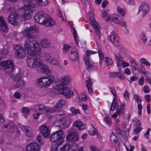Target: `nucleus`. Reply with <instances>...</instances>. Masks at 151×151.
Masks as SVG:
<instances>
[{"instance_id": "nucleus-1", "label": "nucleus", "mask_w": 151, "mask_h": 151, "mask_svg": "<svg viewBox=\"0 0 151 151\" xmlns=\"http://www.w3.org/2000/svg\"><path fill=\"white\" fill-rule=\"evenodd\" d=\"M23 2L25 7L23 10V14L21 18L22 21H25L31 18L34 9L37 6V4L42 6L47 5L48 3V0H23Z\"/></svg>"}, {"instance_id": "nucleus-2", "label": "nucleus", "mask_w": 151, "mask_h": 151, "mask_svg": "<svg viewBox=\"0 0 151 151\" xmlns=\"http://www.w3.org/2000/svg\"><path fill=\"white\" fill-rule=\"evenodd\" d=\"M28 56L26 60L27 65L32 68L37 69L40 61V55L41 54L39 46L26 47Z\"/></svg>"}, {"instance_id": "nucleus-3", "label": "nucleus", "mask_w": 151, "mask_h": 151, "mask_svg": "<svg viewBox=\"0 0 151 151\" xmlns=\"http://www.w3.org/2000/svg\"><path fill=\"white\" fill-rule=\"evenodd\" d=\"M37 31L36 27L35 26H30L24 30V32L28 37L24 44V48L39 46V43L34 39L35 37L33 35L34 33L37 32Z\"/></svg>"}, {"instance_id": "nucleus-4", "label": "nucleus", "mask_w": 151, "mask_h": 151, "mask_svg": "<svg viewBox=\"0 0 151 151\" xmlns=\"http://www.w3.org/2000/svg\"><path fill=\"white\" fill-rule=\"evenodd\" d=\"M35 19L37 23L47 27L53 26L55 24L53 19L50 18L47 14L42 11L38 12L36 14L35 16Z\"/></svg>"}, {"instance_id": "nucleus-5", "label": "nucleus", "mask_w": 151, "mask_h": 151, "mask_svg": "<svg viewBox=\"0 0 151 151\" xmlns=\"http://www.w3.org/2000/svg\"><path fill=\"white\" fill-rule=\"evenodd\" d=\"M54 79V76L51 75H48L46 76L38 79L37 84L40 88L43 86H48L53 82Z\"/></svg>"}, {"instance_id": "nucleus-6", "label": "nucleus", "mask_w": 151, "mask_h": 151, "mask_svg": "<svg viewBox=\"0 0 151 151\" xmlns=\"http://www.w3.org/2000/svg\"><path fill=\"white\" fill-rule=\"evenodd\" d=\"M65 136L62 130H59L52 133L50 137L51 140L53 142L57 143L59 145H62L64 141Z\"/></svg>"}, {"instance_id": "nucleus-7", "label": "nucleus", "mask_w": 151, "mask_h": 151, "mask_svg": "<svg viewBox=\"0 0 151 151\" xmlns=\"http://www.w3.org/2000/svg\"><path fill=\"white\" fill-rule=\"evenodd\" d=\"M87 18L89 20L90 24L92 25L95 29L97 37L99 38H100L101 36L100 26L95 19L93 13L92 12L88 13Z\"/></svg>"}, {"instance_id": "nucleus-8", "label": "nucleus", "mask_w": 151, "mask_h": 151, "mask_svg": "<svg viewBox=\"0 0 151 151\" xmlns=\"http://www.w3.org/2000/svg\"><path fill=\"white\" fill-rule=\"evenodd\" d=\"M14 67L13 63L11 60H7L0 62V69L5 70L7 74L11 73L13 70Z\"/></svg>"}, {"instance_id": "nucleus-9", "label": "nucleus", "mask_w": 151, "mask_h": 151, "mask_svg": "<svg viewBox=\"0 0 151 151\" xmlns=\"http://www.w3.org/2000/svg\"><path fill=\"white\" fill-rule=\"evenodd\" d=\"M9 12L11 13L8 17V20L9 24L14 26H17L19 22H17V19L19 17V15L13 8H10L8 9Z\"/></svg>"}, {"instance_id": "nucleus-10", "label": "nucleus", "mask_w": 151, "mask_h": 151, "mask_svg": "<svg viewBox=\"0 0 151 151\" xmlns=\"http://www.w3.org/2000/svg\"><path fill=\"white\" fill-rule=\"evenodd\" d=\"M66 78L64 77L58 81V84L56 85L55 88V90H57L60 93L63 94L65 96H66Z\"/></svg>"}, {"instance_id": "nucleus-11", "label": "nucleus", "mask_w": 151, "mask_h": 151, "mask_svg": "<svg viewBox=\"0 0 151 151\" xmlns=\"http://www.w3.org/2000/svg\"><path fill=\"white\" fill-rule=\"evenodd\" d=\"M111 17L114 23L118 24L125 28L124 29V33L126 34L129 33V30L127 29V25L126 22L122 18H120L119 15H113Z\"/></svg>"}, {"instance_id": "nucleus-12", "label": "nucleus", "mask_w": 151, "mask_h": 151, "mask_svg": "<svg viewBox=\"0 0 151 151\" xmlns=\"http://www.w3.org/2000/svg\"><path fill=\"white\" fill-rule=\"evenodd\" d=\"M150 10V6L146 2H143L139 6L138 13H141V16L145 17L149 13Z\"/></svg>"}, {"instance_id": "nucleus-13", "label": "nucleus", "mask_w": 151, "mask_h": 151, "mask_svg": "<svg viewBox=\"0 0 151 151\" xmlns=\"http://www.w3.org/2000/svg\"><path fill=\"white\" fill-rule=\"evenodd\" d=\"M68 135L67 136V140L73 142L78 141V134L77 132L74 130L71 129L68 131Z\"/></svg>"}, {"instance_id": "nucleus-14", "label": "nucleus", "mask_w": 151, "mask_h": 151, "mask_svg": "<svg viewBox=\"0 0 151 151\" xmlns=\"http://www.w3.org/2000/svg\"><path fill=\"white\" fill-rule=\"evenodd\" d=\"M110 41L115 46L118 47L119 46V39L118 35L114 32L111 31L109 35Z\"/></svg>"}, {"instance_id": "nucleus-15", "label": "nucleus", "mask_w": 151, "mask_h": 151, "mask_svg": "<svg viewBox=\"0 0 151 151\" xmlns=\"http://www.w3.org/2000/svg\"><path fill=\"white\" fill-rule=\"evenodd\" d=\"M35 110L36 112H40L41 113H43L44 111L46 115L49 113L54 112L55 111L54 109H46L45 106L42 104L36 105L35 107Z\"/></svg>"}, {"instance_id": "nucleus-16", "label": "nucleus", "mask_w": 151, "mask_h": 151, "mask_svg": "<svg viewBox=\"0 0 151 151\" xmlns=\"http://www.w3.org/2000/svg\"><path fill=\"white\" fill-rule=\"evenodd\" d=\"M125 104L124 103H121L120 106L118 107L116 109V112L111 116V117L114 118H116L119 114V116L124 115L125 113Z\"/></svg>"}, {"instance_id": "nucleus-17", "label": "nucleus", "mask_w": 151, "mask_h": 151, "mask_svg": "<svg viewBox=\"0 0 151 151\" xmlns=\"http://www.w3.org/2000/svg\"><path fill=\"white\" fill-rule=\"evenodd\" d=\"M37 69L39 71H42L46 74L50 73L51 71L46 65L42 63L41 60Z\"/></svg>"}, {"instance_id": "nucleus-18", "label": "nucleus", "mask_w": 151, "mask_h": 151, "mask_svg": "<svg viewBox=\"0 0 151 151\" xmlns=\"http://www.w3.org/2000/svg\"><path fill=\"white\" fill-rule=\"evenodd\" d=\"M84 61L88 70H92L97 65V63H93L90 60L88 56H85Z\"/></svg>"}, {"instance_id": "nucleus-19", "label": "nucleus", "mask_w": 151, "mask_h": 151, "mask_svg": "<svg viewBox=\"0 0 151 151\" xmlns=\"http://www.w3.org/2000/svg\"><path fill=\"white\" fill-rule=\"evenodd\" d=\"M40 131L42 134L45 138H48L50 135V131L48 127L43 125L40 127Z\"/></svg>"}, {"instance_id": "nucleus-20", "label": "nucleus", "mask_w": 151, "mask_h": 151, "mask_svg": "<svg viewBox=\"0 0 151 151\" xmlns=\"http://www.w3.org/2000/svg\"><path fill=\"white\" fill-rule=\"evenodd\" d=\"M27 151H39L40 147L36 142H33L29 144L26 147Z\"/></svg>"}, {"instance_id": "nucleus-21", "label": "nucleus", "mask_w": 151, "mask_h": 151, "mask_svg": "<svg viewBox=\"0 0 151 151\" xmlns=\"http://www.w3.org/2000/svg\"><path fill=\"white\" fill-rule=\"evenodd\" d=\"M19 126L22 130L25 131L26 134L27 136L29 137H32L33 136V132L31 127L24 126L20 124H19Z\"/></svg>"}, {"instance_id": "nucleus-22", "label": "nucleus", "mask_w": 151, "mask_h": 151, "mask_svg": "<svg viewBox=\"0 0 151 151\" xmlns=\"http://www.w3.org/2000/svg\"><path fill=\"white\" fill-rule=\"evenodd\" d=\"M129 63L130 64V68L132 71L139 70V65L137 61L133 58H129Z\"/></svg>"}, {"instance_id": "nucleus-23", "label": "nucleus", "mask_w": 151, "mask_h": 151, "mask_svg": "<svg viewBox=\"0 0 151 151\" xmlns=\"http://www.w3.org/2000/svg\"><path fill=\"white\" fill-rule=\"evenodd\" d=\"M108 10H105L103 11L101 14L102 17L106 21H107L109 20H111L114 23L113 20L112 19L111 17L113 15H118L116 14H111L110 16H109L108 14Z\"/></svg>"}, {"instance_id": "nucleus-24", "label": "nucleus", "mask_w": 151, "mask_h": 151, "mask_svg": "<svg viewBox=\"0 0 151 151\" xmlns=\"http://www.w3.org/2000/svg\"><path fill=\"white\" fill-rule=\"evenodd\" d=\"M74 126L79 130H82L85 128V124L82 121L77 120L73 123Z\"/></svg>"}, {"instance_id": "nucleus-25", "label": "nucleus", "mask_w": 151, "mask_h": 151, "mask_svg": "<svg viewBox=\"0 0 151 151\" xmlns=\"http://www.w3.org/2000/svg\"><path fill=\"white\" fill-rule=\"evenodd\" d=\"M18 48H16V54L19 58H23L26 56V51L24 48L20 47Z\"/></svg>"}, {"instance_id": "nucleus-26", "label": "nucleus", "mask_w": 151, "mask_h": 151, "mask_svg": "<svg viewBox=\"0 0 151 151\" xmlns=\"http://www.w3.org/2000/svg\"><path fill=\"white\" fill-rule=\"evenodd\" d=\"M0 30L4 32H6L8 30V27L1 16H0Z\"/></svg>"}, {"instance_id": "nucleus-27", "label": "nucleus", "mask_w": 151, "mask_h": 151, "mask_svg": "<svg viewBox=\"0 0 151 151\" xmlns=\"http://www.w3.org/2000/svg\"><path fill=\"white\" fill-rule=\"evenodd\" d=\"M70 59L73 61H77L78 58V51L76 50L71 51L70 54L69 55Z\"/></svg>"}, {"instance_id": "nucleus-28", "label": "nucleus", "mask_w": 151, "mask_h": 151, "mask_svg": "<svg viewBox=\"0 0 151 151\" xmlns=\"http://www.w3.org/2000/svg\"><path fill=\"white\" fill-rule=\"evenodd\" d=\"M86 86L87 87L89 94L91 95L93 93V90L92 88V83L90 79L88 78L87 79H86Z\"/></svg>"}, {"instance_id": "nucleus-29", "label": "nucleus", "mask_w": 151, "mask_h": 151, "mask_svg": "<svg viewBox=\"0 0 151 151\" xmlns=\"http://www.w3.org/2000/svg\"><path fill=\"white\" fill-rule=\"evenodd\" d=\"M40 44L42 46L45 48H48L50 46V42L45 39H43L40 41Z\"/></svg>"}, {"instance_id": "nucleus-30", "label": "nucleus", "mask_w": 151, "mask_h": 151, "mask_svg": "<svg viewBox=\"0 0 151 151\" xmlns=\"http://www.w3.org/2000/svg\"><path fill=\"white\" fill-rule=\"evenodd\" d=\"M115 59L116 60V65L118 67H119L121 65V59L122 58V56L119 53H114Z\"/></svg>"}, {"instance_id": "nucleus-31", "label": "nucleus", "mask_w": 151, "mask_h": 151, "mask_svg": "<svg viewBox=\"0 0 151 151\" xmlns=\"http://www.w3.org/2000/svg\"><path fill=\"white\" fill-rule=\"evenodd\" d=\"M66 103L65 100H61L58 101L56 104L54 106L55 109H58L61 108L63 106H64Z\"/></svg>"}, {"instance_id": "nucleus-32", "label": "nucleus", "mask_w": 151, "mask_h": 151, "mask_svg": "<svg viewBox=\"0 0 151 151\" xmlns=\"http://www.w3.org/2000/svg\"><path fill=\"white\" fill-rule=\"evenodd\" d=\"M88 131L89 134L92 136L97 135V130L95 128L94 126L92 125L90 126Z\"/></svg>"}, {"instance_id": "nucleus-33", "label": "nucleus", "mask_w": 151, "mask_h": 151, "mask_svg": "<svg viewBox=\"0 0 151 151\" xmlns=\"http://www.w3.org/2000/svg\"><path fill=\"white\" fill-rule=\"evenodd\" d=\"M42 57L44 58L45 61L48 63L52 58L50 54L47 52H44L42 54Z\"/></svg>"}, {"instance_id": "nucleus-34", "label": "nucleus", "mask_w": 151, "mask_h": 151, "mask_svg": "<svg viewBox=\"0 0 151 151\" xmlns=\"http://www.w3.org/2000/svg\"><path fill=\"white\" fill-rule=\"evenodd\" d=\"M118 105V102L115 97L113 98V102L111 105L110 109L113 111L115 109L116 107H117Z\"/></svg>"}, {"instance_id": "nucleus-35", "label": "nucleus", "mask_w": 151, "mask_h": 151, "mask_svg": "<svg viewBox=\"0 0 151 151\" xmlns=\"http://www.w3.org/2000/svg\"><path fill=\"white\" fill-rule=\"evenodd\" d=\"M11 77L16 82L22 79V76L19 74H12L11 75Z\"/></svg>"}, {"instance_id": "nucleus-36", "label": "nucleus", "mask_w": 151, "mask_h": 151, "mask_svg": "<svg viewBox=\"0 0 151 151\" xmlns=\"http://www.w3.org/2000/svg\"><path fill=\"white\" fill-rule=\"evenodd\" d=\"M72 31L73 32L74 38L76 44L78 45L79 42V37L77 35L76 31L74 28L73 27Z\"/></svg>"}, {"instance_id": "nucleus-37", "label": "nucleus", "mask_w": 151, "mask_h": 151, "mask_svg": "<svg viewBox=\"0 0 151 151\" xmlns=\"http://www.w3.org/2000/svg\"><path fill=\"white\" fill-rule=\"evenodd\" d=\"M65 119L64 118L61 119H57L55 122V124L56 126H61L62 125H64V122L63 121H65Z\"/></svg>"}, {"instance_id": "nucleus-38", "label": "nucleus", "mask_w": 151, "mask_h": 151, "mask_svg": "<svg viewBox=\"0 0 151 151\" xmlns=\"http://www.w3.org/2000/svg\"><path fill=\"white\" fill-rule=\"evenodd\" d=\"M124 145L127 151H133L134 148V146L129 143H126Z\"/></svg>"}, {"instance_id": "nucleus-39", "label": "nucleus", "mask_w": 151, "mask_h": 151, "mask_svg": "<svg viewBox=\"0 0 151 151\" xmlns=\"http://www.w3.org/2000/svg\"><path fill=\"white\" fill-rule=\"evenodd\" d=\"M78 97L80 100L84 101H86L88 99V97L83 93L79 94L78 95Z\"/></svg>"}, {"instance_id": "nucleus-40", "label": "nucleus", "mask_w": 151, "mask_h": 151, "mask_svg": "<svg viewBox=\"0 0 151 151\" xmlns=\"http://www.w3.org/2000/svg\"><path fill=\"white\" fill-rule=\"evenodd\" d=\"M117 10L118 13L122 16L124 17L126 14L125 11L124 9L119 6L117 7Z\"/></svg>"}, {"instance_id": "nucleus-41", "label": "nucleus", "mask_w": 151, "mask_h": 151, "mask_svg": "<svg viewBox=\"0 0 151 151\" xmlns=\"http://www.w3.org/2000/svg\"><path fill=\"white\" fill-rule=\"evenodd\" d=\"M140 63L142 64H144L146 66H150V62L144 58H141L139 60Z\"/></svg>"}, {"instance_id": "nucleus-42", "label": "nucleus", "mask_w": 151, "mask_h": 151, "mask_svg": "<svg viewBox=\"0 0 151 151\" xmlns=\"http://www.w3.org/2000/svg\"><path fill=\"white\" fill-rule=\"evenodd\" d=\"M15 87L17 88H21L23 87L24 84V82L22 79L21 80L16 82Z\"/></svg>"}, {"instance_id": "nucleus-43", "label": "nucleus", "mask_w": 151, "mask_h": 151, "mask_svg": "<svg viewBox=\"0 0 151 151\" xmlns=\"http://www.w3.org/2000/svg\"><path fill=\"white\" fill-rule=\"evenodd\" d=\"M21 111L22 113H23L24 116L25 117L27 116L30 112L29 109L28 108L25 107H23Z\"/></svg>"}, {"instance_id": "nucleus-44", "label": "nucleus", "mask_w": 151, "mask_h": 151, "mask_svg": "<svg viewBox=\"0 0 151 151\" xmlns=\"http://www.w3.org/2000/svg\"><path fill=\"white\" fill-rule=\"evenodd\" d=\"M133 98L135 101L138 104H140L142 101V99L141 97L137 95H134Z\"/></svg>"}, {"instance_id": "nucleus-45", "label": "nucleus", "mask_w": 151, "mask_h": 151, "mask_svg": "<svg viewBox=\"0 0 151 151\" xmlns=\"http://www.w3.org/2000/svg\"><path fill=\"white\" fill-rule=\"evenodd\" d=\"M110 139L111 142L113 144L117 143L116 142H118L116 136L113 134H111Z\"/></svg>"}, {"instance_id": "nucleus-46", "label": "nucleus", "mask_w": 151, "mask_h": 151, "mask_svg": "<svg viewBox=\"0 0 151 151\" xmlns=\"http://www.w3.org/2000/svg\"><path fill=\"white\" fill-rule=\"evenodd\" d=\"M140 37L142 41V42L145 43L147 40V38L146 34L143 32H142L140 34Z\"/></svg>"}, {"instance_id": "nucleus-47", "label": "nucleus", "mask_w": 151, "mask_h": 151, "mask_svg": "<svg viewBox=\"0 0 151 151\" xmlns=\"http://www.w3.org/2000/svg\"><path fill=\"white\" fill-rule=\"evenodd\" d=\"M73 94V92L72 89L67 87V99L71 98Z\"/></svg>"}, {"instance_id": "nucleus-48", "label": "nucleus", "mask_w": 151, "mask_h": 151, "mask_svg": "<svg viewBox=\"0 0 151 151\" xmlns=\"http://www.w3.org/2000/svg\"><path fill=\"white\" fill-rule=\"evenodd\" d=\"M56 13L57 14L58 16L59 17H61L62 19V20L64 22H66V18H65V15H64V16L65 17V19L64 18V17H63L62 16V13L61 12L60 10H57L56 11Z\"/></svg>"}, {"instance_id": "nucleus-49", "label": "nucleus", "mask_w": 151, "mask_h": 151, "mask_svg": "<svg viewBox=\"0 0 151 151\" xmlns=\"http://www.w3.org/2000/svg\"><path fill=\"white\" fill-rule=\"evenodd\" d=\"M48 63L50 64H52L54 65H58L59 64L58 60L55 59L53 58H51L50 61H49Z\"/></svg>"}, {"instance_id": "nucleus-50", "label": "nucleus", "mask_w": 151, "mask_h": 151, "mask_svg": "<svg viewBox=\"0 0 151 151\" xmlns=\"http://www.w3.org/2000/svg\"><path fill=\"white\" fill-rule=\"evenodd\" d=\"M99 57L100 60H102L104 59V55L102 51L100 50H98V51Z\"/></svg>"}, {"instance_id": "nucleus-51", "label": "nucleus", "mask_w": 151, "mask_h": 151, "mask_svg": "<svg viewBox=\"0 0 151 151\" xmlns=\"http://www.w3.org/2000/svg\"><path fill=\"white\" fill-rule=\"evenodd\" d=\"M37 139L38 142L41 145H42L44 144L43 138L40 135H38L37 137Z\"/></svg>"}, {"instance_id": "nucleus-52", "label": "nucleus", "mask_w": 151, "mask_h": 151, "mask_svg": "<svg viewBox=\"0 0 151 151\" xmlns=\"http://www.w3.org/2000/svg\"><path fill=\"white\" fill-rule=\"evenodd\" d=\"M105 62L106 63V65L108 66L109 65H111L112 64V60L110 58H106Z\"/></svg>"}, {"instance_id": "nucleus-53", "label": "nucleus", "mask_w": 151, "mask_h": 151, "mask_svg": "<svg viewBox=\"0 0 151 151\" xmlns=\"http://www.w3.org/2000/svg\"><path fill=\"white\" fill-rule=\"evenodd\" d=\"M8 50L6 49H4L0 53V58H1L3 56V55L7 54L8 53Z\"/></svg>"}, {"instance_id": "nucleus-54", "label": "nucleus", "mask_w": 151, "mask_h": 151, "mask_svg": "<svg viewBox=\"0 0 151 151\" xmlns=\"http://www.w3.org/2000/svg\"><path fill=\"white\" fill-rule=\"evenodd\" d=\"M70 111L73 114H76L78 113H80L78 109H76L74 107H72L70 109Z\"/></svg>"}, {"instance_id": "nucleus-55", "label": "nucleus", "mask_w": 151, "mask_h": 151, "mask_svg": "<svg viewBox=\"0 0 151 151\" xmlns=\"http://www.w3.org/2000/svg\"><path fill=\"white\" fill-rule=\"evenodd\" d=\"M89 148L92 151H101L96 146L93 145H91L90 147Z\"/></svg>"}, {"instance_id": "nucleus-56", "label": "nucleus", "mask_w": 151, "mask_h": 151, "mask_svg": "<svg viewBox=\"0 0 151 151\" xmlns=\"http://www.w3.org/2000/svg\"><path fill=\"white\" fill-rule=\"evenodd\" d=\"M137 108L138 110V114L139 116H141L142 113V104H138L137 105Z\"/></svg>"}, {"instance_id": "nucleus-57", "label": "nucleus", "mask_w": 151, "mask_h": 151, "mask_svg": "<svg viewBox=\"0 0 151 151\" xmlns=\"http://www.w3.org/2000/svg\"><path fill=\"white\" fill-rule=\"evenodd\" d=\"M72 81V78L71 76L69 75H67V85L71 83Z\"/></svg>"}, {"instance_id": "nucleus-58", "label": "nucleus", "mask_w": 151, "mask_h": 151, "mask_svg": "<svg viewBox=\"0 0 151 151\" xmlns=\"http://www.w3.org/2000/svg\"><path fill=\"white\" fill-rule=\"evenodd\" d=\"M142 129V128L140 127H138L134 130V134H138Z\"/></svg>"}, {"instance_id": "nucleus-59", "label": "nucleus", "mask_w": 151, "mask_h": 151, "mask_svg": "<svg viewBox=\"0 0 151 151\" xmlns=\"http://www.w3.org/2000/svg\"><path fill=\"white\" fill-rule=\"evenodd\" d=\"M104 121L109 126L111 125V120L109 117H106L104 119Z\"/></svg>"}, {"instance_id": "nucleus-60", "label": "nucleus", "mask_w": 151, "mask_h": 151, "mask_svg": "<svg viewBox=\"0 0 151 151\" xmlns=\"http://www.w3.org/2000/svg\"><path fill=\"white\" fill-rule=\"evenodd\" d=\"M144 79L143 76H142L140 78H139L138 83L139 85L141 86H142L144 84Z\"/></svg>"}, {"instance_id": "nucleus-61", "label": "nucleus", "mask_w": 151, "mask_h": 151, "mask_svg": "<svg viewBox=\"0 0 151 151\" xmlns=\"http://www.w3.org/2000/svg\"><path fill=\"white\" fill-rule=\"evenodd\" d=\"M121 65H122L123 67L124 68L128 67L129 65V63L123 61V60H121Z\"/></svg>"}, {"instance_id": "nucleus-62", "label": "nucleus", "mask_w": 151, "mask_h": 151, "mask_svg": "<svg viewBox=\"0 0 151 151\" xmlns=\"http://www.w3.org/2000/svg\"><path fill=\"white\" fill-rule=\"evenodd\" d=\"M134 122L136 124V127H140L141 125V123L139 120L137 118H135L134 119Z\"/></svg>"}, {"instance_id": "nucleus-63", "label": "nucleus", "mask_w": 151, "mask_h": 151, "mask_svg": "<svg viewBox=\"0 0 151 151\" xmlns=\"http://www.w3.org/2000/svg\"><path fill=\"white\" fill-rule=\"evenodd\" d=\"M125 2L129 5H133L134 4V0H124Z\"/></svg>"}, {"instance_id": "nucleus-64", "label": "nucleus", "mask_w": 151, "mask_h": 151, "mask_svg": "<svg viewBox=\"0 0 151 151\" xmlns=\"http://www.w3.org/2000/svg\"><path fill=\"white\" fill-rule=\"evenodd\" d=\"M59 145L57 144L52 146L51 148V151H57Z\"/></svg>"}]
</instances>
